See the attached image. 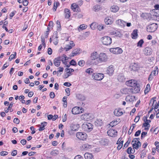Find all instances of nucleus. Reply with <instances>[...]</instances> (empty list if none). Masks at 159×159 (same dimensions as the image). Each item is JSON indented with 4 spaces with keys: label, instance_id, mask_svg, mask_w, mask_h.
<instances>
[{
    "label": "nucleus",
    "instance_id": "0e129e2a",
    "mask_svg": "<svg viewBox=\"0 0 159 159\" xmlns=\"http://www.w3.org/2000/svg\"><path fill=\"white\" fill-rule=\"evenodd\" d=\"M53 23L52 21H50L48 25V26L50 27L51 29H52V27H53Z\"/></svg>",
    "mask_w": 159,
    "mask_h": 159
},
{
    "label": "nucleus",
    "instance_id": "37998d69",
    "mask_svg": "<svg viewBox=\"0 0 159 159\" xmlns=\"http://www.w3.org/2000/svg\"><path fill=\"white\" fill-rule=\"evenodd\" d=\"M60 5L59 3L58 2H54V7H53V10L55 11H56L57 7Z\"/></svg>",
    "mask_w": 159,
    "mask_h": 159
},
{
    "label": "nucleus",
    "instance_id": "09e8293b",
    "mask_svg": "<svg viewBox=\"0 0 159 159\" xmlns=\"http://www.w3.org/2000/svg\"><path fill=\"white\" fill-rule=\"evenodd\" d=\"M72 75L71 73H70L69 72L67 71L64 75V78H67L68 77Z\"/></svg>",
    "mask_w": 159,
    "mask_h": 159
},
{
    "label": "nucleus",
    "instance_id": "8fccbe9b",
    "mask_svg": "<svg viewBox=\"0 0 159 159\" xmlns=\"http://www.w3.org/2000/svg\"><path fill=\"white\" fill-rule=\"evenodd\" d=\"M70 65L76 66L77 65L76 62L74 60H72L70 62Z\"/></svg>",
    "mask_w": 159,
    "mask_h": 159
},
{
    "label": "nucleus",
    "instance_id": "e433bc0d",
    "mask_svg": "<svg viewBox=\"0 0 159 159\" xmlns=\"http://www.w3.org/2000/svg\"><path fill=\"white\" fill-rule=\"evenodd\" d=\"M96 125L97 126H101L102 125V120L100 119H98L96 121Z\"/></svg>",
    "mask_w": 159,
    "mask_h": 159
},
{
    "label": "nucleus",
    "instance_id": "f03ea898",
    "mask_svg": "<svg viewBox=\"0 0 159 159\" xmlns=\"http://www.w3.org/2000/svg\"><path fill=\"white\" fill-rule=\"evenodd\" d=\"M135 89H130L127 88H124L120 89V92L122 94H130L131 93H139V89L138 88Z\"/></svg>",
    "mask_w": 159,
    "mask_h": 159
},
{
    "label": "nucleus",
    "instance_id": "e2e57ef3",
    "mask_svg": "<svg viewBox=\"0 0 159 159\" xmlns=\"http://www.w3.org/2000/svg\"><path fill=\"white\" fill-rule=\"evenodd\" d=\"M50 96L51 98H54L55 97V94L54 92H51L50 93Z\"/></svg>",
    "mask_w": 159,
    "mask_h": 159
},
{
    "label": "nucleus",
    "instance_id": "473e14b6",
    "mask_svg": "<svg viewBox=\"0 0 159 159\" xmlns=\"http://www.w3.org/2000/svg\"><path fill=\"white\" fill-rule=\"evenodd\" d=\"M153 2L155 4L154 6L155 9L156 10H158L159 9V0H154Z\"/></svg>",
    "mask_w": 159,
    "mask_h": 159
},
{
    "label": "nucleus",
    "instance_id": "7ed1b4c3",
    "mask_svg": "<svg viewBox=\"0 0 159 159\" xmlns=\"http://www.w3.org/2000/svg\"><path fill=\"white\" fill-rule=\"evenodd\" d=\"M128 86L131 87L132 88L130 89H135V88H138V89H139L138 84L137 83V81L134 80H131L126 81L125 83Z\"/></svg>",
    "mask_w": 159,
    "mask_h": 159
},
{
    "label": "nucleus",
    "instance_id": "412c9836",
    "mask_svg": "<svg viewBox=\"0 0 159 159\" xmlns=\"http://www.w3.org/2000/svg\"><path fill=\"white\" fill-rule=\"evenodd\" d=\"M79 109V107H74L71 111L72 114L75 115L79 114L80 113Z\"/></svg>",
    "mask_w": 159,
    "mask_h": 159
},
{
    "label": "nucleus",
    "instance_id": "2f4dec72",
    "mask_svg": "<svg viewBox=\"0 0 159 159\" xmlns=\"http://www.w3.org/2000/svg\"><path fill=\"white\" fill-rule=\"evenodd\" d=\"M114 114L115 115L117 116H120L122 115L123 113L121 110H118L116 109L114 111Z\"/></svg>",
    "mask_w": 159,
    "mask_h": 159
},
{
    "label": "nucleus",
    "instance_id": "393cba45",
    "mask_svg": "<svg viewBox=\"0 0 159 159\" xmlns=\"http://www.w3.org/2000/svg\"><path fill=\"white\" fill-rule=\"evenodd\" d=\"M138 30H133L132 33L131 34V37L133 39H137L138 36Z\"/></svg>",
    "mask_w": 159,
    "mask_h": 159
},
{
    "label": "nucleus",
    "instance_id": "ea45409f",
    "mask_svg": "<svg viewBox=\"0 0 159 159\" xmlns=\"http://www.w3.org/2000/svg\"><path fill=\"white\" fill-rule=\"evenodd\" d=\"M59 153V151L57 150H53L50 153L51 155L53 156H55L56 155L58 154Z\"/></svg>",
    "mask_w": 159,
    "mask_h": 159
},
{
    "label": "nucleus",
    "instance_id": "aec40b11",
    "mask_svg": "<svg viewBox=\"0 0 159 159\" xmlns=\"http://www.w3.org/2000/svg\"><path fill=\"white\" fill-rule=\"evenodd\" d=\"M99 55L97 52H93L91 54L90 58L92 60H95L98 58Z\"/></svg>",
    "mask_w": 159,
    "mask_h": 159
},
{
    "label": "nucleus",
    "instance_id": "680f3d73",
    "mask_svg": "<svg viewBox=\"0 0 159 159\" xmlns=\"http://www.w3.org/2000/svg\"><path fill=\"white\" fill-rule=\"evenodd\" d=\"M70 89L67 88L66 89L65 91L67 93V96H69L70 95Z\"/></svg>",
    "mask_w": 159,
    "mask_h": 159
},
{
    "label": "nucleus",
    "instance_id": "4d7b16f0",
    "mask_svg": "<svg viewBox=\"0 0 159 159\" xmlns=\"http://www.w3.org/2000/svg\"><path fill=\"white\" fill-rule=\"evenodd\" d=\"M143 120L145 121V123L149 124V123L151 121L150 120H147L146 117H143Z\"/></svg>",
    "mask_w": 159,
    "mask_h": 159
},
{
    "label": "nucleus",
    "instance_id": "603ef678",
    "mask_svg": "<svg viewBox=\"0 0 159 159\" xmlns=\"http://www.w3.org/2000/svg\"><path fill=\"white\" fill-rule=\"evenodd\" d=\"M72 47H72V46L69 44H68L66 45V47L65 48V49L66 50V51H67L71 49Z\"/></svg>",
    "mask_w": 159,
    "mask_h": 159
},
{
    "label": "nucleus",
    "instance_id": "a19ab883",
    "mask_svg": "<svg viewBox=\"0 0 159 159\" xmlns=\"http://www.w3.org/2000/svg\"><path fill=\"white\" fill-rule=\"evenodd\" d=\"M78 64L80 66H83L85 64V61L83 60H80L78 61Z\"/></svg>",
    "mask_w": 159,
    "mask_h": 159
},
{
    "label": "nucleus",
    "instance_id": "7c9ffc66",
    "mask_svg": "<svg viewBox=\"0 0 159 159\" xmlns=\"http://www.w3.org/2000/svg\"><path fill=\"white\" fill-rule=\"evenodd\" d=\"M138 67V65L134 63V64L130 66V69L131 70L135 71L137 70Z\"/></svg>",
    "mask_w": 159,
    "mask_h": 159
},
{
    "label": "nucleus",
    "instance_id": "a211bd4d",
    "mask_svg": "<svg viewBox=\"0 0 159 159\" xmlns=\"http://www.w3.org/2000/svg\"><path fill=\"white\" fill-rule=\"evenodd\" d=\"M61 59L60 57L55 58L53 60V64L57 67H58L60 65Z\"/></svg>",
    "mask_w": 159,
    "mask_h": 159
},
{
    "label": "nucleus",
    "instance_id": "c9c22d12",
    "mask_svg": "<svg viewBox=\"0 0 159 159\" xmlns=\"http://www.w3.org/2000/svg\"><path fill=\"white\" fill-rule=\"evenodd\" d=\"M150 87L149 84H148L145 88L144 90V93L145 94H147L150 90Z\"/></svg>",
    "mask_w": 159,
    "mask_h": 159
},
{
    "label": "nucleus",
    "instance_id": "5fc2aeb1",
    "mask_svg": "<svg viewBox=\"0 0 159 159\" xmlns=\"http://www.w3.org/2000/svg\"><path fill=\"white\" fill-rule=\"evenodd\" d=\"M13 104V103L12 102H11L8 107V108L9 109V110L10 112H11L13 111V110L11 108L12 107Z\"/></svg>",
    "mask_w": 159,
    "mask_h": 159
},
{
    "label": "nucleus",
    "instance_id": "3c124183",
    "mask_svg": "<svg viewBox=\"0 0 159 159\" xmlns=\"http://www.w3.org/2000/svg\"><path fill=\"white\" fill-rule=\"evenodd\" d=\"M155 144L156 146V151L159 152V142H156L155 143Z\"/></svg>",
    "mask_w": 159,
    "mask_h": 159
},
{
    "label": "nucleus",
    "instance_id": "4c0bfd02",
    "mask_svg": "<svg viewBox=\"0 0 159 159\" xmlns=\"http://www.w3.org/2000/svg\"><path fill=\"white\" fill-rule=\"evenodd\" d=\"M104 21L105 23L107 25H110L112 23L111 20L108 17L105 18L104 20Z\"/></svg>",
    "mask_w": 159,
    "mask_h": 159
},
{
    "label": "nucleus",
    "instance_id": "f3484780",
    "mask_svg": "<svg viewBox=\"0 0 159 159\" xmlns=\"http://www.w3.org/2000/svg\"><path fill=\"white\" fill-rule=\"evenodd\" d=\"M152 48L149 47H146L144 50V54L146 55H151L152 53Z\"/></svg>",
    "mask_w": 159,
    "mask_h": 159
},
{
    "label": "nucleus",
    "instance_id": "f8f14e48",
    "mask_svg": "<svg viewBox=\"0 0 159 159\" xmlns=\"http://www.w3.org/2000/svg\"><path fill=\"white\" fill-rule=\"evenodd\" d=\"M82 120L89 121L92 119V115L90 113H86L83 114L81 116Z\"/></svg>",
    "mask_w": 159,
    "mask_h": 159
},
{
    "label": "nucleus",
    "instance_id": "f704fd0d",
    "mask_svg": "<svg viewBox=\"0 0 159 159\" xmlns=\"http://www.w3.org/2000/svg\"><path fill=\"white\" fill-rule=\"evenodd\" d=\"M47 122H43L41 123V126L39 128V130L40 131H42L45 129L44 127L47 125Z\"/></svg>",
    "mask_w": 159,
    "mask_h": 159
},
{
    "label": "nucleus",
    "instance_id": "79ce46f5",
    "mask_svg": "<svg viewBox=\"0 0 159 159\" xmlns=\"http://www.w3.org/2000/svg\"><path fill=\"white\" fill-rule=\"evenodd\" d=\"M147 131H143L141 135V139H143L147 135Z\"/></svg>",
    "mask_w": 159,
    "mask_h": 159
},
{
    "label": "nucleus",
    "instance_id": "774afa93",
    "mask_svg": "<svg viewBox=\"0 0 159 159\" xmlns=\"http://www.w3.org/2000/svg\"><path fill=\"white\" fill-rule=\"evenodd\" d=\"M83 158L80 155H78L76 156L74 159H83Z\"/></svg>",
    "mask_w": 159,
    "mask_h": 159
},
{
    "label": "nucleus",
    "instance_id": "dca6fc26",
    "mask_svg": "<svg viewBox=\"0 0 159 159\" xmlns=\"http://www.w3.org/2000/svg\"><path fill=\"white\" fill-rule=\"evenodd\" d=\"M71 8L74 11L79 12L80 11V9L78 5L75 3H73L72 4Z\"/></svg>",
    "mask_w": 159,
    "mask_h": 159
},
{
    "label": "nucleus",
    "instance_id": "13d9d810",
    "mask_svg": "<svg viewBox=\"0 0 159 159\" xmlns=\"http://www.w3.org/2000/svg\"><path fill=\"white\" fill-rule=\"evenodd\" d=\"M56 24L58 25L57 30H60L61 27L60 23L59 20H57L56 21Z\"/></svg>",
    "mask_w": 159,
    "mask_h": 159
},
{
    "label": "nucleus",
    "instance_id": "bf43d9fd",
    "mask_svg": "<svg viewBox=\"0 0 159 159\" xmlns=\"http://www.w3.org/2000/svg\"><path fill=\"white\" fill-rule=\"evenodd\" d=\"M8 152L6 151H2L0 153V155L2 156H4L7 155Z\"/></svg>",
    "mask_w": 159,
    "mask_h": 159
},
{
    "label": "nucleus",
    "instance_id": "58836bf2",
    "mask_svg": "<svg viewBox=\"0 0 159 159\" xmlns=\"http://www.w3.org/2000/svg\"><path fill=\"white\" fill-rule=\"evenodd\" d=\"M98 24L95 22L92 23L90 25V27L92 30H94L97 28L98 26Z\"/></svg>",
    "mask_w": 159,
    "mask_h": 159
},
{
    "label": "nucleus",
    "instance_id": "4be33fe9",
    "mask_svg": "<svg viewBox=\"0 0 159 159\" xmlns=\"http://www.w3.org/2000/svg\"><path fill=\"white\" fill-rule=\"evenodd\" d=\"M150 127L149 124L144 123L142 127V131H148Z\"/></svg>",
    "mask_w": 159,
    "mask_h": 159
},
{
    "label": "nucleus",
    "instance_id": "39448f33",
    "mask_svg": "<svg viewBox=\"0 0 159 159\" xmlns=\"http://www.w3.org/2000/svg\"><path fill=\"white\" fill-rule=\"evenodd\" d=\"M158 26L156 23H152L148 25L147 27V31L149 32H153L157 29Z\"/></svg>",
    "mask_w": 159,
    "mask_h": 159
},
{
    "label": "nucleus",
    "instance_id": "c85d7f7f",
    "mask_svg": "<svg viewBox=\"0 0 159 159\" xmlns=\"http://www.w3.org/2000/svg\"><path fill=\"white\" fill-rule=\"evenodd\" d=\"M100 144L102 145H107L108 144V139L105 138L102 139L100 141Z\"/></svg>",
    "mask_w": 159,
    "mask_h": 159
},
{
    "label": "nucleus",
    "instance_id": "864d4df0",
    "mask_svg": "<svg viewBox=\"0 0 159 159\" xmlns=\"http://www.w3.org/2000/svg\"><path fill=\"white\" fill-rule=\"evenodd\" d=\"M87 28V26H86L84 24H82L80 25L79 30L80 29L82 30H84Z\"/></svg>",
    "mask_w": 159,
    "mask_h": 159
},
{
    "label": "nucleus",
    "instance_id": "f257e3e1",
    "mask_svg": "<svg viewBox=\"0 0 159 159\" xmlns=\"http://www.w3.org/2000/svg\"><path fill=\"white\" fill-rule=\"evenodd\" d=\"M150 105L151 107V111L154 109L157 116L159 114V102H157L155 98H153L150 101Z\"/></svg>",
    "mask_w": 159,
    "mask_h": 159
},
{
    "label": "nucleus",
    "instance_id": "423d86ee",
    "mask_svg": "<svg viewBox=\"0 0 159 159\" xmlns=\"http://www.w3.org/2000/svg\"><path fill=\"white\" fill-rule=\"evenodd\" d=\"M76 137L79 139L84 140L87 138V134L83 132H78L76 134Z\"/></svg>",
    "mask_w": 159,
    "mask_h": 159
},
{
    "label": "nucleus",
    "instance_id": "49530a36",
    "mask_svg": "<svg viewBox=\"0 0 159 159\" xmlns=\"http://www.w3.org/2000/svg\"><path fill=\"white\" fill-rule=\"evenodd\" d=\"M93 70L91 68H89L86 70L85 72L89 74L93 73Z\"/></svg>",
    "mask_w": 159,
    "mask_h": 159
},
{
    "label": "nucleus",
    "instance_id": "72a5a7b5",
    "mask_svg": "<svg viewBox=\"0 0 159 159\" xmlns=\"http://www.w3.org/2000/svg\"><path fill=\"white\" fill-rule=\"evenodd\" d=\"M111 11L115 12H117L119 9V7L116 5L112 6L111 8Z\"/></svg>",
    "mask_w": 159,
    "mask_h": 159
},
{
    "label": "nucleus",
    "instance_id": "9d476101",
    "mask_svg": "<svg viewBox=\"0 0 159 159\" xmlns=\"http://www.w3.org/2000/svg\"><path fill=\"white\" fill-rule=\"evenodd\" d=\"M104 74L100 73H95L93 74V79L97 80H101L104 77Z\"/></svg>",
    "mask_w": 159,
    "mask_h": 159
},
{
    "label": "nucleus",
    "instance_id": "1a4fd4ad",
    "mask_svg": "<svg viewBox=\"0 0 159 159\" xmlns=\"http://www.w3.org/2000/svg\"><path fill=\"white\" fill-rule=\"evenodd\" d=\"M158 73V67L157 66H155L153 69V70L151 72L148 78V80H151L154 76L157 75Z\"/></svg>",
    "mask_w": 159,
    "mask_h": 159
},
{
    "label": "nucleus",
    "instance_id": "2eb2a0df",
    "mask_svg": "<svg viewBox=\"0 0 159 159\" xmlns=\"http://www.w3.org/2000/svg\"><path fill=\"white\" fill-rule=\"evenodd\" d=\"M114 70V66L113 65H110L107 68V73L110 76L112 75L113 74Z\"/></svg>",
    "mask_w": 159,
    "mask_h": 159
},
{
    "label": "nucleus",
    "instance_id": "6e6552de",
    "mask_svg": "<svg viewBox=\"0 0 159 159\" xmlns=\"http://www.w3.org/2000/svg\"><path fill=\"white\" fill-rule=\"evenodd\" d=\"M82 127L85 131L90 132L93 129V125L91 123H87L83 124Z\"/></svg>",
    "mask_w": 159,
    "mask_h": 159
},
{
    "label": "nucleus",
    "instance_id": "a18cd8bd",
    "mask_svg": "<svg viewBox=\"0 0 159 159\" xmlns=\"http://www.w3.org/2000/svg\"><path fill=\"white\" fill-rule=\"evenodd\" d=\"M16 52H14V54L11 55L9 58V61H10L11 60H12L13 58H15V57L16 56Z\"/></svg>",
    "mask_w": 159,
    "mask_h": 159
},
{
    "label": "nucleus",
    "instance_id": "c03bdc74",
    "mask_svg": "<svg viewBox=\"0 0 159 159\" xmlns=\"http://www.w3.org/2000/svg\"><path fill=\"white\" fill-rule=\"evenodd\" d=\"M100 8V6L98 5H96L93 7V11H98L99 10Z\"/></svg>",
    "mask_w": 159,
    "mask_h": 159
},
{
    "label": "nucleus",
    "instance_id": "5701e85b",
    "mask_svg": "<svg viewBox=\"0 0 159 159\" xmlns=\"http://www.w3.org/2000/svg\"><path fill=\"white\" fill-rule=\"evenodd\" d=\"M81 52V51L80 49H75L72 52V55L71 56L74 57L75 56L79 54Z\"/></svg>",
    "mask_w": 159,
    "mask_h": 159
},
{
    "label": "nucleus",
    "instance_id": "a878e982",
    "mask_svg": "<svg viewBox=\"0 0 159 159\" xmlns=\"http://www.w3.org/2000/svg\"><path fill=\"white\" fill-rule=\"evenodd\" d=\"M135 99V97L128 95L125 98V100L127 102H133Z\"/></svg>",
    "mask_w": 159,
    "mask_h": 159
},
{
    "label": "nucleus",
    "instance_id": "20e7f679",
    "mask_svg": "<svg viewBox=\"0 0 159 159\" xmlns=\"http://www.w3.org/2000/svg\"><path fill=\"white\" fill-rule=\"evenodd\" d=\"M101 40L102 43L106 45H110L112 43V39L108 36H104L102 37Z\"/></svg>",
    "mask_w": 159,
    "mask_h": 159
},
{
    "label": "nucleus",
    "instance_id": "052dcab7",
    "mask_svg": "<svg viewBox=\"0 0 159 159\" xmlns=\"http://www.w3.org/2000/svg\"><path fill=\"white\" fill-rule=\"evenodd\" d=\"M13 122L16 124H18L20 122V120L18 118H15L14 119Z\"/></svg>",
    "mask_w": 159,
    "mask_h": 159
},
{
    "label": "nucleus",
    "instance_id": "9b49d317",
    "mask_svg": "<svg viewBox=\"0 0 159 159\" xmlns=\"http://www.w3.org/2000/svg\"><path fill=\"white\" fill-rule=\"evenodd\" d=\"M109 50L111 52L116 54H121L123 52L122 49L119 47L111 48Z\"/></svg>",
    "mask_w": 159,
    "mask_h": 159
},
{
    "label": "nucleus",
    "instance_id": "69168bd1",
    "mask_svg": "<svg viewBox=\"0 0 159 159\" xmlns=\"http://www.w3.org/2000/svg\"><path fill=\"white\" fill-rule=\"evenodd\" d=\"M24 6H27L29 2L27 0H24L22 2Z\"/></svg>",
    "mask_w": 159,
    "mask_h": 159
},
{
    "label": "nucleus",
    "instance_id": "6ab92c4d",
    "mask_svg": "<svg viewBox=\"0 0 159 159\" xmlns=\"http://www.w3.org/2000/svg\"><path fill=\"white\" fill-rule=\"evenodd\" d=\"M116 24L122 27H125L126 24V22L121 19H119L116 21Z\"/></svg>",
    "mask_w": 159,
    "mask_h": 159
},
{
    "label": "nucleus",
    "instance_id": "bb28decb",
    "mask_svg": "<svg viewBox=\"0 0 159 159\" xmlns=\"http://www.w3.org/2000/svg\"><path fill=\"white\" fill-rule=\"evenodd\" d=\"M84 157L85 159H94L92 154L86 152L84 154Z\"/></svg>",
    "mask_w": 159,
    "mask_h": 159
},
{
    "label": "nucleus",
    "instance_id": "4468645a",
    "mask_svg": "<svg viewBox=\"0 0 159 159\" xmlns=\"http://www.w3.org/2000/svg\"><path fill=\"white\" fill-rule=\"evenodd\" d=\"M117 132L116 130L113 129H110L107 132V134L108 136L111 137H115L117 134Z\"/></svg>",
    "mask_w": 159,
    "mask_h": 159
},
{
    "label": "nucleus",
    "instance_id": "cd10ccee",
    "mask_svg": "<svg viewBox=\"0 0 159 159\" xmlns=\"http://www.w3.org/2000/svg\"><path fill=\"white\" fill-rule=\"evenodd\" d=\"M80 127V125L78 124L72 125L70 126L71 130L74 131H77Z\"/></svg>",
    "mask_w": 159,
    "mask_h": 159
},
{
    "label": "nucleus",
    "instance_id": "ddd939ff",
    "mask_svg": "<svg viewBox=\"0 0 159 159\" xmlns=\"http://www.w3.org/2000/svg\"><path fill=\"white\" fill-rule=\"evenodd\" d=\"M133 148L138 149L139 144V138H135L132 141Z\"/></svg>",
    "mask_w": 159,
    "mask_h": 159
},
{
    "label": "nucleus",
    "instance_id": "0eeeda50",
    "mask_svg": "<svg viewBox=\"0 0 159 159\" xmlns=\"http://www.w3.org/2000/svg\"><path fill=\"white\" fill-rule=\"evenodd\" d=\"M108 59L107 56L106 54L101 53L99 55L98 62H99L106 61Z\"/></svg>",
    "mask_w": 159,
    "mask_h": 159
},
{
    "label": "nucleus",
    "instance_id": "de8ad7c7",
    "mask_svg": "<svg viewBox=\"0 0 159 159\" xmlns=\"http://www.w3.org/2000/svg\"><path fill=\"white\" fill-rule=\"evenodd\" d=\"M123 142L124 141L122 140V141H120V142L119 143H118V145L117 147L118 150H120L121 149L123 146Z\"/></svg>",
    "mask_w": 159,
    "mask_h": 159
},
{
    "label": "nucleus",
    "instance_id": "c756f323",
    "mask_svg": "<svg viewBox=\"0 0 159 159\" xmlns=\"http://www.w3.org/2000/svg\"><path fill=\"white\" fill-rule=\"evenodd\" d=\"M82 147L83 150H87L91 148L92 146L88 144H84L82 145Z\"/></svg>",
    "mask_w": 159,
    "mask_h": 159
},
{
    "label": "nucleus",
    "instance_id": "338daca9",
    "mask_svg": "<svg viewBox=\"0 0 159 159\" xmlns=\"http://www.w3.org/2000/svg\"><path fill=\"white\" fill-rule=\"evenodd\" d=\"M116 33L115 34V36H116L120 37L122 36V34L120 33L117 31H116Z\"/></svg>",
    "mask_w": 159,
    "mask_h": 159
},
{
    "label": "nucleus",
    "instance_id": "b1692460",
    "mask_svg": "<svg viewBox=\"0 0 159 159\" xmlns=\"http://www.w3.org/2000/svg\"><path fill=\"white\" fill-rule=\"evenodd\" d=\"M65 13V18L67 19L69 18L70 16V12L69 9L65 8L64 10Z\"/></svg>",
    "mask_w": 159,
    "mask_h": 159
},
{
    "label": "nucleus",
    "instance_id": "6e6d98bb",
    "mask_svg": "<svg viewBox=\"0 0 159 159\" xmlns=\"http://www.w3.org/2000/svg\"><path fill=\"white\" fill-rule=\"evenodd\" d=\"M97 28L99 30H101L103 29V26L102 24L98 25V26Z\"/></svg>",
    "mask_w": 159,
    "mask_h": 159
}]
</instances>
